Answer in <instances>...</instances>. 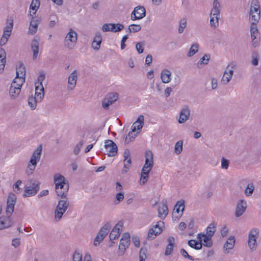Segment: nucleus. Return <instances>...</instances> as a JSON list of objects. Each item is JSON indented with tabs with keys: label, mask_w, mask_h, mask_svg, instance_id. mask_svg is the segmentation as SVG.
I'll return each instance as SVG.
<instances>
[{
	"label": "nucleus",
	"mask_w": 261,
	"mask_h": 261,
	"mask_svg": "<svg viewBox=\"0 0 261 261\" xmlns=\"http://www.w3.org/2000/svg\"><path fill=\"white\" fill-rule=\"evenodd\" d=\"M39 42L36 39L32 41L31 44V49L33 52V59L35 60L38 56L39 52Z\"/></svg>",
	"instance_id": "obj_29"
},
{
	"label": "nucleus",
	"mask_w": 261,
	"mask_h": 261,
	"mask_svg": "<svg viewBox=\"0 0 261 261\" xmlns=\"http://www.w3.org/2000/svg\"><path fill=\"white\" fill-rule=\"evenodd\" d=\"M105 147L109 156H115L118 151V147L115 143L111 140H106L105 142Z\"/></svg>",
	"instance_id": "obj_9"
},
{
	"label": "nucleus",
	"mask_w": 261,
	"mask_h": 261,
	"mask_svg": "<svg viewBox=\"0 0 261 261\" xmlns=\"http://www.w3.org/2000/svg\"><path fill=\"white\" fill-rule=\"evenodd\" d=\"M260 11L254 13H250L249 19L251 22L257 23L260 19Z\"/></svg>",
	"instance_id": "obj_38"
},
{
	"label": "nucleus",
	"mask_w": 261,
	"mask_h": 261,
	"mask_svg": "<svg viewBox=\"0 0 261 261\" xmlns=\"http://www.w3.org/2000/svg\"><path fill=\"white\" fill-rule=\"evenodd\" d=\"M54 183L58 196L61 197H66L68 191L69 186L65 177L60 174H56L54 175Z\"/></svg>",
	"instance_id": "obj_1"
},
{
	"label": "nucleus",
	"mask_w": 261,
	"mask_h": 261,
	"mask_svg": "<svg viewBox=\"0 0 261 261\" xmlns=\"http://www.w3.org/2000/svg\"><path fill=\"white\" fill-rule=\"evenodd\" d=\"M190 111L188 106H185L181 110L179 114L178 122L183 123L185 122L189 118Z\"/></svg>",
	"instance_id": "obj_19"
},
{
	"label": "nucleus",
	"mask_w": 261,
	"mask_h": 261,
	"mask_svg": "<svg viewBox=\"0 0 261 261\" xmlns=\"http://www.w3.org/2000/svg\"><path fill=\"white\" fill-rule=\"evenodd\" d=\"M153 153L151 150H147L145 152V162L144 166H153Z\"/></svg>",
	"instance_id": "obj_25"
},
{
	"label": "nucleus",
	"mask_w": 261,
	"mask_h": 261,
	"mask_svg": "<svg viewBox=\"0 0 261 261\" xmlns=\"http://www.w3.org/2000/svg\"><path fill=\"white\" fill-rule=\"evenodd\" d=\"M21 90L19 87L10 86L9 89V95L12 99H15L20 94Z\"/></svg>",
	"instance_id": "obj_31"
},
{
	"label": "nucleus",
	"mask_w": 261,
	"mask_h": 261,
	"mask_svg": "<svg viewBox=\"0 0 261 261\" xmlns=\"http://www.w3.org/2000/svg\"><path fill=\"white\" fill-rule=\"evenodd\" d=\"M130 244V235L129 233H124L120 240V244L119 245V252L122 254Z\"/></svg>",
	"instance_id": "obj_13"
},
{
	"label": "nucleus",
	"mask_w": 261,
	"mask_h": 261,
	"mask_svg": "<svg viewBox=\"0 0 261 261\" xmlns=\"http://www.w3.org/2000/svg\"><path fill=\"white\" fill-rule=\"evenodd\" d=\"M124 28V25L121 23H111V29H112V32L114 33L120 32Z\"/></svg>",
	"instance_id": "obj_41"
},
{
	"label": "nucleus",
	"mask_w": 261,
	"mask_h": 261,
	"mask_svg": "<svg viewBox=\"0 0 261 261\" xmlns=\"http://www.w3.org/2000/svg\"><path fill=\"white\" fill-rule=\"evenodd\" d=\"M111 225L110 222H107L100 229L99 232L96 236L94 240V245L96 246L99 245L100 243L103 240L105 237L108 234L110 231Z\"/></svg>",
	"instance_id": "obj_5"
},
{
	"label": "nucleus",
	"mask_w": 261,
	"mask_h": 261,
	"mask_svg": "<svg viewBox=\"0 0 261 261\" xmlns=\"http://www.w3.org/2000/svg\"><path fill=\"white\" fill-rule=\"evenodd\" d=\"M16 200V196L13 193H10L8 195L7 201V207H6V215L7 217L9 218L12 215L14 207L15 204Z\"/></svg>",
	"instance_id": "obj_8"
},
{
	"label": "nucleus",
	"mask_w": 261,
	"mask_h": 261,
	"mask_svg": "<svg viewBox=\"0 0 261 261\" xmlns=\"http://www.w3.org/2000/svg\"><path fill=\"white\" fill-rule=\"evenodd\" d=\"M148 175L149 174L141 172L140 177V184L141 185H145V183L147 181Z\"/></svg>",
	"instance_id": "obj_56"
},
{
	"label": "nucleus",
	"mask_w": 261,
	"mask_h": 261,
	"mask_svg": "<svg viewBox=\"0 0 261 261\" xmlns=\"http://www.w3.org/2000/svg\"><path fill=\"white\" fill-rule=\"evenodd\" d=\"M102 42V36L99 32L95 34L93 41L92 43V47L96 50H99Z\"/></svg>",
	"instance_id": "obj_20"
},
{
	"label": "nucleus",
	"mask_w": 261,
	"mask_h": 261,
	"mask_svg": "<svg viewBox=\"0 0 261 261\" xmlns=\"http://www.w3.org/2000/svg\"><path fill=\"white\" fill-rule=\"evenodd\" d=\"M164 222L160 221L152 228L149 229L147 238L148 240H152L156 236L160 234L163 231L162 227L164 226Z\"/></svg>",
	"instance_id": "obj_7"
},
{
	"label": "nucleus",
	"mask_w": 261,
	"mask_h": 261,
	"mask_svg": "<svg viewBox=\"0 0 261 261\" xmlns=\"http://www.w3.org/2000/svg\"><path fill=\"white\" fill-rule=\"evenodd\" d=\"M124 198V194L122 192L118 193L116 195V199L117 201V202H115V204H117L120 202H121Z\"/></svg>",
	"instance_id": "obj_63"
},
{
	"label": "nucleus",
	"mask_w": 261,
	"mask_h": 261,
	"mask_svg": "<svg viewBox=\"0 0 261 261\" xmlns=\"http://www.w3.org/2000/svg\"><path fill=\"white\" fill-rule=\"evenodd\" d=\"M180 254H181V255L184 257H185L186 258H188L189 260H194L193 257L192 256H191V255H190L185 249H184V248L181 249L180 250Z\"/></svg>",
	"instance_id": "obj_58"
},
{
	"label": "nucleus",
	"mask_w": 261,
	"mask_h": 261,
	"mask_svg": "<svg viewBox=\"0 0 261 261\" xmlns=\"http://www.w3.org/2000/svg\"><path fill=\"white\" fill-rule=\"evenodd\" d=\"M144 117L143 115H140L137 121L134 123L132 126V131L128 133V136H130V134H132L133 132H135L136 129H141L144 124Z\"/></svg>",
	"instance_id": "obj_18"
},
{
	"label": "nucleus",
	"mask_w": 261,
	"mask_h": 261,
	"mask_svg": "<svg viewBox=\"0 0 261 261\" xmlns=\"http://www.w3.org/2000/svg\"><path fill=\"white\" fill-rule=\"evenodd\" d=\"M42 150V145H40L33 153L32 155L33 156V157L35 158V156H36L37 158H38V159H40Z\"/></svg>",
	"instance_id": "obj_54"
},
{
	"label": "nucleus",
	"mask_w": 261,
	"mask_h": 261,
	"mask_svg": "<svg viewBox=\"0 0 261 261\" xmlns=\"http://www.w3.org/2000/svg\"><path fill=\"white\" fill-rule=\"evenodd\" d=\"M260 11V6L257 0H252L251 4L250 13H254Z\"/></svg>",
	"instance_id": "obj_35"
},
{
	"label": "nucleus",
	"mask_w": 261,
	"mask_h": 261,
	"mask_svg": "<svg viewBox=\"0 0 261 261\" xmlns=\"http://www.w3.org/2000/svg\"><path fill=\"white\" fill-rule=\"evenodd\" d=\"M182 145L183 141L182 140L178 141L175 143L174 151L177 154H179L181 153L182 151Z\"/></svg>",
	"instance_id": "obj_47"
},
{
	"label": "nucleus",
	"mask_w": 261,
	"mask_h": 261,
	"mask_svg": "<svg viewBox=\"0 0 261 261\" xmlns=\"http://www.w3.org/2000/svg\"><path fill=\"white\" fill-rule=\"evenodd\" d=\"M187 25V19L186 18H183L181 19L179 22V28L178 30V32L179 34H181L184 32L185 28Z\"/></svg>",
	"instance_id": "obj_49"
},
{
	"label": "nucleus",
	"mask_w": 261,
	"mask_h": 261,
	"mask_svg": "<svg viewBox=\"0 0 261 261\" xmlns=\"http://www.w3.org/2000/svg\"><path fill=\"white\" fill-rule=\"evenodd\" d=\"M77 33L70 29L64 39V46L69 49L74 48L77 41Z\"/></svg>",
	"instance_id": "obj_3"
},
{
	"label": "nucleus",
	"mask_w": 261,
	"mask_h": 261,
	"mask_svg": "<svg viewBox=\"0 0 261 261\" xmlns=\"http://www.w3.org/2000/svg\"><path fill=\"white\" fill-rule=\"evenodd\" d=\"M83 144V141H81L75 146L73 150V152L75 154L77 155L79 154Z\"/></svg>",
	"instance_id": "obj_61"
},
{
	"label": "nucleus",
	"mask_w": 261,
	"mask_h": 261,
	"mask_svg": "<svg viewBox=\"0 0 261 261\" xmlns=\"http://www.w3.org/2000/svg\"><path fill=\"white\" fill-rule=\"evenodd\" d=\"M256 23H257L251 22L250 27V33L252 41V45L254 47H256L258 43L257 40H255L259 37V34L258 31Z\"/></svg>",
	"instance_id": "obj_15"
},
{
	"label": "nucleus",
	"mask_w": 261,
	"mask_h": 261,
	"mask_svg": "<svg viewBox=\"0 0 261 261\" xmlns=\"http://www.w3.org/2000/svg\"><path fill=\"white\" fill-rule=\"evenodd\" d=\"M144 45L143 42H138L136 44V47L137 51L139 54H142L144 51V48L143 47Z\"/></svg>",
	"instance_id": "obj_62"
},
{
	"label": "nucleus",
	"mask_w": 261,
	"mask_h": 261,
	"mask_svg": "<svg viewBox=\"0 0 261 261\" xmlns=\"http://www.w3.org/2000/svg\"><path fill=\"white\" fill-rule=\"evenodd\" d=\"M141 30V27L139 24H131L128 27V31L129 33H130L132 32L136 33L140 31Z\"/></svg>",
	"instance_id": "obj_52"
},
{
	"label": "nucleus",
	"mask_w": 261,
	"mask_h": 261,
	"mask_svg": "<svg viewBox=\"0 0 261 261\" xmlns=\"http://www.w3.org/2000/svg\"><path fill=\"white\" fill-rule=\"evenodd\" d=\"M39 184L38 182H31L29 186L25 187L23 196L26 197L35 195L39 190Z\"/></svg>",
	"instance_id": "obj_10"
},
{
	"label": "nucleus",
	"mask_w": 261,
	"mask_h": 261,
	"mask_svg": "<svg viewBox=\"0 0 261 261\" xmlns=\"http://www.w3.org/2000/svg\"><path fill=\"white\" fill-rule=\"evenodd\" d=\"M220 8L221 5L219 1L218 0H214L210 15L219 17L221 11Z\"/></svg>",
	"instance_id": "obj_21"
},
{
	"label": "nucleus",
	"mask_w": 261,
	"mask_h": 261,
	"mask_svg": "<svg viewBox=\"0 0 261 261\" xmlns=\"http://www.w3.org/2000/svg\"><path fill=\"white\" fill-rule=\"evenodd\" d=\"M147 249L145 248H141L139 253L140 261H145L146 257Z\"/></svg>",
	"instance_id": "obj_55"
},
{
	"label": "nucleus",
	"mask_w": 261,
	"mask_h": 261,
	"mask_svg": "<svg viewBox=\"0 0 261 261\" xmlns=\"http://www.w3.org/2000/svg\"><path fill=\"white\" fill-rule=\"evenodd\" d=\"M10 217L9 218L8 217V220L6 221L0 220V229L7 228L12 225V222L10 220ZM0 219H1V217H0Z\"/></svg>",
	"instance_id": "obj_42"
},
{
	"label": "nucleus",
	"mask_w": 261,
	"mask_h": 261,
	"mask_svg": "<svg viewBox=\"0 0 261 261\" xmlns=\"http://www.w3.org/2000/svg\"><path fill=\"white\" fill-rule=\"evenodd\" d=\"M13 27V20L12 19H8L7 22V25L4 29L3 34L10 36Z\"/></svg>",
	"instance_id": "obj_28"
},
{
	"label": "nucleus",
	"mask_w": 261,
	"mask_h": 261,
	"mask_svg": "<svg viewBox=\"0 0 261 261\" xmlns=\"http://www.w3.org/2000/svg\"><path fill=\"white\" fill-rule=\"evenodd\" d=\"M234 243V237L233 236H230L224 245V252L225 253H228L229 252V250L233 248Z\"/></svg>",
	"instance_id": "obj_24"
},
{
	"label": "nucleus",
	"mask_w": 261,
	"mask_h": 261,
	"mask_svg": "<svg viewBox=\"0 0 261 261\" xmlns=\"http://www.w3.org/2000/svg\"><path fill=\"white\" fill-rule=\"evenodd\" d=\"M210 24L211 26L214 28H216L219 25V17L216 16L210 15Z\"/></svg>",
	"instance_id": "obj_48"
},
{
	"label": "nucleus",
	"mask_w": 261,
	"mask_h": 261,
	"mask_svg": "<svg viewBox=\"0 0 261 261\" xmlns=\"http://www.w3.org/2000/svg\"><path fill=\"white\" fill-rule=\"evenodd\" d=\"M123 166L124 169L122 170V173H126L130 168L132 165V160L130 158V153L129 149H126L123 153Z\"/></svg>",
	"instance_id": "obj_14"
},
{
	"label": "nucleus",
	"mask_w": 261,
	"mask_h": 261,
	"mask_svg": "<svg viewBox=\"0 0 261 261\" xmlns=\"http://www.w3.org/2000/svg\"><path fill=\"white\" fill-rule=\"evenodd\" d=\"M171 72L167 69L163 70L161 72V78L164 83H168L171 81Z\"/></svg>",
	"instance_id": "obj_27"
},
{
	"label": "nucleus",
	"mask_w": 261,
	"mask_h": 261,
	"mask_svg": "<svg viewBox=\"0 0 261 261\" xmlns=\"http://www.w3.org/2000/svg\"><path fill=\"white\" fill-rule=\"evenodd\" d=\"M106 97L113 103L118 99L119 95L117 93H111L108 94Z\"/></svg>",
	"instance_id": "obj_50"
},
{
	"label": "nucleus",
	"mask_w": 261,
	"mask_h": 261,
	"mask_svg": "<svg viewBox=\"0 0 261 261\" xmlns=\"http://www.w3.org/2000/svg\"><path fill=\"white\" fill-rule=\"evenodd\" d=\"M41 101L38 100V98L36 96L33 97L32 95L30 96L28 99V105L32 110L36 109L37 103Z\"/></svg>",
	"instance_id": "obj_33"
},
{
	"label": "nucleus",
	"mask_w": 261,
	"mask_h": 261,
	"mask_svg": "<svg viewBox=\"0 0 261 261\" xmlns=\"http://www.w3.org/2000/svg\"><path fill=\"white\" fill-rule=\"evenodd\" d=\"M159 216L160 217L165 218L168 215V208L166 204H162L158 209Z\"/></svg>",
	"instance_id": "obj_32"
},
{
	"label": "nucleus",
	"mask_w": 261,
	"mask_h": 261,
	"mask_svg": "<svg viewBox=\"0 0 261 261\" xmlns=\"http://www.w3.org/2000/svg\"><path fill=\"white\" fill-rule=\"evenodd\" d=\"M77 79V71L76 70H74L68 77L67 88L69 90H72L74 88L76 84Z\"/></svg>",
	"instance_id": "obj_17"
},
{
	"label": "nucleus",
	"mask_w": 261,
	"mask_h": 261,
	"mask_svg": "<svg viewBox=\"0 0 261 261\" xmlns=\"http://www.w3.org/2000/svg\"><path fill=\"white\" fill-rule=\"evenodd\" d=\"M44 88L42 84H39L37 85L35 84V96L38 98V100L41 101L44 97Z\"/></svg>",
	"instance_id": "obj_23"
},
{
	"label": "nucleus",
	"mask_w": 261,
	"mask_h": 261,
	"mask_svg": "<svg viewBox=\"0 0 261 261\" xmlns=\"http://www.w3.org/2000/svg\"><path fill=\"white\" fill-rule=\"evenodd\" d=\"M24 79L21 80L19 78H15L14 79L13 82L11 83V86L16 87L20 88L21 90L22 84L24 83Z\"/></svg>",
	"instance_id": "obj_44"
},
{
	"label": "nucleus",
	"mask_w": 261,
	"mask_h": 261,
	"mask_svg": "<svg viewBox=\"0 0 261 261\" xmlns=\"http://www.w3.org/2000/svg\"><path fill=\"white\" fill-rule=\"evenodd\" d=\"M146 15V10L143 7L137 6L132 12L130 18L132 20L141 19Z\"/></svg>",
	"instance_id": "obj_11"
},
{
	"label": "nucleus",
	"mask_w": 261,
	"mask_h": 261,
	"mask_svg": "<svg viewBox=\"0 0 261 261\" xmlns=\"http://www.w3.org/2000/svg\"><path fill=\"white\" fill-rule=\"evenodd\" d=\"M188 244L189 246L196 250H199L201 249L202 246V243H199V242L194 240H189L188 242Z\"/></svg>",
	"instance_id": "obj_34"
},
{
	"label": "nucleus",
	"mask_w": 261,
	"mask_h": 261,
	"mask_svg": "<svg viewBox=\"0 0 261 261\" xmlns=\"http://www.w3.org/2000/svg\"><path fill=\"white\" fill-rule=\"evenodd\" d=\"M210 59V55L205 54L203 56V57L201 58L200 59L199 61L198 62V63L197 64V67L198 68H201V65H202V64H203V65L207 64Z\"/></svg>",
	"instance_id": "obj_36"
},
{
	"label": "nucleus",
	"mask_w": 261,
	"mask_h": 261,
	"mask_svg": "<svg viewBox=\"0 0 261 261\" xmlns=\"http://www.w3.org/2000/svg\"><path fill=\"white\" fill-rule=\"evenodd\" d=\"M203 245L204 246L207 247H211L212 246L213 242L212 240V237H209L207 235H205L204 238H203Z\"/></svg>",
	"instance_id": "obj_51"
},
{
	"label": "nucleus",
	"mask_w": 261,
	"mask_h": 261,
	"mask_svg": "<svg viewBox=\"0 0 261 261\" xmlns=\"http://www.w3.org/2000/svg\"><path fill=\"white\" fill-rule=\"evenodd\" d=\"M61 198L63 199L59 201L55 212V217L57 221H59L62 218L63 215L67 210L69 205L66 196Z\"/></svg>",
	"instance_id": "obj_2"
},
{
	"label": "nucleus",
	"mask_w": 261,
	"mask_h": 261,
	"mask_svg": "<svg viewBox=\"0 0 261 261\" xmlns=\"http://www.w3.org/2000/svg\"><path fill=\"white\" fill-rule=\"evenodd\" d=\"M49 19H50L49 22V27L50 28H53L56 23V21L58 20V17L56 14H52L50 15Z\"/></svg>",
	"instance_id": "obj_53"
},
{
	"label": "nucleus",
	"mask_w": 261,
	"mask_h": 261,
	"mask_svg": "<svg viewBox=\"0 0 261 261\" xmlns=\"http://www.w3.org/2000/svg\"><path fill=\"white\" fill-rule=\"evenodd\" d=\"M216 231V226L214 223H211L206 228V232L205 235L209 237H212Z\"/></svg>",
	"instance_id": "obj_39"
},
{
	"label": "nucleus",
	"mask_w": 261,
	"mask_h": 261,
	"mask_svg": "<svg viewBox=\"0 0 261 261\" xmlns=\"http://www.w3.org/2000/svg\"><path fill=\"white\" fill-rule=\"evenodd\" d=\"M247 205L246 201L243 199L240 200L237 203L235 211V216L237 217L242 216L246 211Z\"/></svg>",
	"instance_id": "obj_16"
},
{
	"label": "nucleus",
	"mask_w": 261,
	"mask_h": 261,
	"mask_svg": "<svg viewBox=\"0 0 261 261\" xmlns=\"http://www.w3.org/2000/svg\"><path fill=\"white\" fill-rule=\"evenodd\" d=\"M229 161L228 160L223 158L221 159V168L225 169H227L229 167Z\"/></svg>",
	"instance_id": "obj_60"
},
{
	"label": "nucleus",
	"mask_w": 261,
	"mask_h": 261,
	"mask_svg": "<svg viewBox=\"0 0 261 261\" xmlns=\"http://www.w3.org/2000/svg\"><path fill=\"white\" fill-rule=\"evenodd\" d=\"M122 227L123 223L121 222H118L112 229L109 236L111 241V244L110 245V246H112L114 243L112 241L119 237Z\"/></svg>",
	"instance_id": "obj_12"
},
{
	"label": "nucleus",
	"mask_w": 261,
	"mask_h": 261,
	"mask_svg": "<svg viewBox=\"0 0 261 261\" xmlns=\"http://www.w3.org/2000/svg\"><path fill=\"white\" fill-rule=\"evenodd\" d=\"M236 68V64L232 62L228 65L221 80V84L225 85L229 82L233 74V69Z\"/></svg>",
	"instance_id": "obj_4"
},
{
	"label": "nucleus",
	"mask_w": 261,
	"mask_h": 261,
	"mask_svg": "<svg viewBox=\"0 0 261 261\" xmlns=\"http://www.w3.org/2000/svg\"><path fill=\"white\" fill-rule=\"evenodd\" d=\"M73 261H82V255L76 251L73 255Z\"/></svg>",
	"instance_id": "obj_59"
},
{
	"label": "nucleus",
	"mask_w": 261,
	"mask_h": 261,
	"mask_svg": "<svg viewBox=\"0 0 261 261\" xmlns=\"http://www.w3.org/2000/svg\"><path fill=\"white\" fill-rule=\"evenodd\" d=\"M199 45L198 43L193 44L190 47L187 56L192 57L195 55L198 50Z\"/></svg>",
	"instance_id": "obj_43"
},
{
	"label": "nucleus",
	"mask_w": 261,
	"mask_h": 261,
	"mask_svg": "<svg viewBox=\"0 0 261 261\" xmlns=\"http://www.w3.org/2000/svg\"><path fill=\"white\" fill-rule=\"evenodd\" d=\"M6 63V53L5 50L1 48H0V66L1 67H5Z\"/></svg>",
	"instance_id": "obj_46"
},
{
	"label": "nucleus",
	"mask_w": 261,
	"mask_h": 261,
	"mask_svg": "<svg viewBox=\"0 0 261 261\" xmlns=\"http://www.w3.org/2000/svg\"><path fill=\"white\" fill-rule=\"evenodd\" d=\"M254 188V185L253 182L249 183L244 191L245 194L247 196H250L252 194Z\"/></svg>",
	"instance_id": "obj_40"
},
{
	"label": "nucleus",
	"mask_w": 261,
	"mask_h": 261,
	"mask_svg": "<svg viewBox=\"0 0 261 261\" xmlns=\"http://www.w3.org/2000/svg\"><path fill=\"white\" fill-rule=\"evenodd\" d=\"M111 23H105L101 27V30L103 32H109V31L112 32V29H111Z\"/></svg>",
	"instance_id": "obj_64"
},
{
	"label": "nucleus",
	"mask_w": 261,
	"mask_h": 261,
	"mask_svg": "<svg viewBox=\"0 0 261 261\" xmlns=\"http://www.w3.org/2000/svg\"><path fill=\"white\" fill-rule=\"evenodd\" d=\"M40 5L39 0H32L31 4L30 6V9L35 12L33 13L34 14L36 13V11L39 8Z\"/></svg>",
	"instance_id": "obj_45"
},
{
	"label": "nucleus",
	"mask_w": 261,
	"mask_h": 261,
	"mask_svg": "<svg viewBox=\"0 0 261 261\" xmlns=\"http://www.w3.org/2000/svg\"><path fill=\"white\" fill-rule=\"evenodd\" d=\"M179 207H181V209L180 210V211L181 212L180 215L181 216L182 215L184 211L185 210V201L184 200H180V201H177L174 206V210L175 211V212L177 213H179Z\"/></svg>",
	"instance_id": "obj_37"
},
{
	"label": "nucleus",
	"mask_w": 261,
	"mask_h": 261,
	"mask_svg": "<svg viewBox=\"0 0 261 261\" xmlns=\"http://www.w3.org/2000/svg\"><path fill=\"white\" fill-rule=\"evenodd\" d=\"M168 244L167 245L165 252V255H169L171 254L174 246L175 239L173 237H170L168 239Z\"/></svg>",
	"instance_id": "obj_26"
},
{
	"label": "nucleus",
	"mask_w": 261,
	"mask_h": 261,
	"mask_svg": "<svg viewBox=\"0 0 261 261\" xmlns=\"http://www.w3.org/2000/svg\"><path fill=\"white\" fill-rule=\"evenodd\" d=\"M30 16L32 17V20L30 22L29 33L31 35H34V34H35L37 30L38 24L39 23V20H35V18H34L33 15L31 14H30Z\"/></svg>",
	"instance_id": "obj_22"
},
{
	"label": "nucleus",
	"mask_w": 261,
	"mask_h": 261,
	"mask_svg": "<svg viewBox=\"0 0 261 261\" xmlns=\"http://www.w3.org/2000/svg\"><path fill=\"white\" fill-rule=\"evenodd\" d=\"M258 234L259 231L257 228H253L249 231L248 243L250 249L252 251L255 250L256 248V239L258 238Z\"/></svg>",
	"instance_id": "obj_6"
},
{
	"label": "nucleus",
	"mask_w": 261,
	"mask_h": 261,
	"mask_svg": "<svg viewBox=\"0 0 261 261\" xmlns=\"http://www.w3.org/2000/svg\"><path fill=\"white\" fill-rule=\"evenodd\" d=\"M112 104L113 103L106 97H105V98L102 100L101 103L102 108L106 110L109 109V106Z\"/></svg>",
	"instance_id": "obj_57"
},
{
	"label": "nucleus",
	"mask_w": 261,
	"mask_h": 261,
	"mask_svg": "<svg viewBox=\"0 0 261 261\" xmlns=\"http://www.w3.org/2000/svg\"><path fill=\"white\" fill-rule=\"evenodd\" d=\"M25 66L21 64L19 67L16 69V77L19 78L21 80H25Z\"/></svg>",
	"instance_id": "obj_30"
}]
</instances>
